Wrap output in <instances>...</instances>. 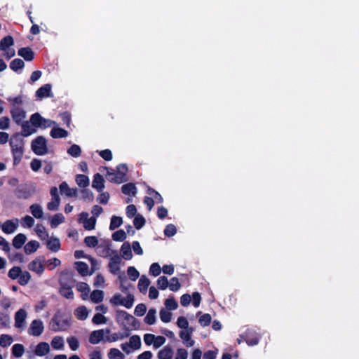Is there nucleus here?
Returning a JSON list of instances; mask_svg holds the SVG:
<instances>
[{
    "label": "nucleus",
    "instance_id": "4c0bfd02",
    "mask_svg": "<svg viewBox=\"0 0 359 359\" xmlns=\"http://www.w3.org/2000/svg\"><path fill=\"white\" fill-rule=\"evenodd\" d=\"M27 238L26 236L23 233H18L16 235L13 240V245L17 248L20 249L26 242Z\"/></svg>",
    "mask_w": 359,
    "mask_h": 359
},
{
    "label": "nucleus",
    "instance_id": "ea45409f",
    "mask_svg": "<svg viewBox=\"0 0 359 359\" xmlns=\"http://www.w3.org/2000/svg\"><path fill=\"white\" fill-rule=\"evenodd\" d=\"M39 248V243L36 241H31L28 242L24 248L26 254H32L36 252Z\"/></svg>",
    "mask_w": 359,
    "mask_h": 359
},
{
    "label": "nucleus",
    "instance_id": "c03bdc74",
    "mask_svg": "<svg viewBox=\"0 0 359 359\" xmlns=\"http://www.w3.org/2000/svg\"><path fill=\"white\" fill-rule=\"evenodd\" d=\"M14 43L13 39L11 36L4 37L0 41V50H6L11 48Z\"/></svg>",
    "mask_w": 359,
    "mask_h": 359
},
{
    "label": "nucleus",
    "instance_id": "3c124183",
    "mask_svg": "<svg viewBox=\"0 0 359 359\" xmlns=\"http://www.w3.org/2000/svg\"><path fill=\"white\" fill-rule=\"evenodd\" d=\"M22 273V271L20 266H13L9 270L8 276L12 280H16Z\"/></svg>",
    "mask_w": 359,
    "mask_h": 359
},
{
    "label": "nucleus",
    "instance_id": "f8f14e48",
    "mask_svg": "<svg viewBox=\"0 0 359 359\" xmlns=\"http://www.w3.org/2000/svg\"><path fill=\"white\" fill-rule=\"evenodd\" d=\"M111 333L109 329H100L93 331L89 337V342L91 344H97L101 341L104 342V339L106 334H109Z\"/></svg>",
    "mask_w": 359,
    "mask_h": 359
},
{
    "label": "nucleus",
    "instance_id": "58836bf2",
    "mask_svg": "<svg viewBox=\"0 0 359 359\" xmlns=\"http://www.w3.org/2000/svg\"><path fill=\"white\" fill-rule=\"evenodd\" d=\"M99 255L102 257H109L111 256V252H116V250H112L108 243L104 245H100L99 246Z\"/></svg>",
    "mask_w": 359,
    "mask_h": 359
},
{
    "label": "nucleus",
    "instance_id": "ddd939ff",
    "mask_svg": "<svg viewBox=\"0 0 359 359\" xmlns=\"http://www.w3.org/2000/svg\"><path fill=\"white\" fill-rule=\"evenodd\" d=\"M44 331V324L40 319L33 320L28 328L27 332L30 336L39 337Z\"/></svg>",
    "mask_w": 359,
    "mask_h": 359
},
{
    "label": "nucleus",
    "instance_id": "bb28decb",
    "mask_svg": "<svg viewBox=\"0 0 359 359\" xmlns=\"http://www.w3.org/2000/svg\"><path fill=\"white\" fill-rule=\"evenodd\" d=\"M128 336H129L128 333H125V334L124 333H122V334L112 333V334H106L105 339H104V342H109V343L115 342L118 340L123 339L128 337Z\"/></svg>",
    "mask_w": 359,
    "mask_h": 359
},
{
    "label": "nucleus",
    "instance_id": "6e6d98bb",
    "mask_svg": "<svg viewBox=\"0 0 359 359\" xmlns=\"http://www.w3.org/2000/svg\"><path fill=\"white\" fill-rule=\"evenodd\" d=\"M165 309L172 311L175 310L178 307V304L172 297H170L165 301Z\"/></svg>",
    "mask_w": 359,
    "mask_h": 359
},
{
    "label": "nucleus",
    "instance_id": "473e14b6",
    "mask_svg": "<svg viewBox=\"0 0 359 359\" xmlns=\"http://www.w3.org/2000/svg\"><path fill=\"white\" fill-rule=\"evenodd\" d=\"M47 247L52 252H56L60 249V242L57 238L51 237L47 241Z\"/></svg>",
    "mask_w": 359,
    "mask_h": 359
},
{
    "label": "nucleus",
    "instance_id": "37998d69",
    "mask_svg": "<svg viewBox=\"0 0 359 359\" xmlns=\"http://www.w3.org/2000/svg\"><path fill=\"white\" fill-rule=\"evenodd\" d=\"M75 268L77 271L83 276L88 274V266L86 263L83 262H76L75 263Z\"/></svg>",
    "mask_w": 359,
    "mask_h": 359
},
{
    "label": "nucleus",
    "instance_id": "6e6552de",
    "mask_svg": "<svg viewBox=\"0 0 359 359\" xmlns=\"http://www.w3.org/2000/svg\"><path fill=\"white\" fill-rule=\"evenodd\" d=\"M116 318L118 321H122L125 326L135 328L138 323L135 317L123 310L116 311Z\"/></svg>",
    "mask_w": 359,
    "mask_h": 359
},
{
    "label": "nucleus",
    "instance_id": "6ab92c4d",
    "mask_svg": "<svg viewBox=\"0 0 359 359\" xmlns=\"http://www.w3.org/2000/svg\"><path fill=\"white\" fill-rule=\"evenodd\" d=\"M22 126V131L20 135H22V137H28L36 132V128L34 125H32L29 121H22L20 124Z\"/></svg>",
    "mask_w": 359,
    "mask_h": 359
},
{
    "label": "nucleus",
    "instance_id": "338daca9",
    "mask_svg": "<svg viewBox=\"0 0 359 359\" xmlns=\"http://www.w3.org/2000/svg\"><path fill=\"white\" fill-rule=\"evenodd\" d=\"M177 325L179 328L182 330H185L187 329H189V322L187 319L184 316H180L177 320Z\"/></svg>",
    "mask_w": 359,
    "mask_h": 359
},
{
    "label": "nucleus",
    "instance_id": "f3484780",
    "mask_svg": "<svg viewBox=\"0 0 359 359\" xmlns=\"http://www.w3.org/2000/svg\"><path fill=\"white\" fill-rule=\"evenodd\" d=\"M19 225L18 219H13L6 220L1 226V229L4 233L6 234H11L14 233L18 229Z\"/></svg>",
    "mask_w": 359,
    "mask_h": 359
},
{
    "label": "nucleus",
    "instance_id": "39448f33",
    "mask_svg": "<svg viewBox=\"0 0 359 359\" xmlns=\"http://www.w3.org/2000/svg\"><path fill=\"white\" fill-rule=\"evenodd\" d=\"M31 149L38 156H44L49 153L46 139L43 136H38L32 141Z\"/></svg>",
    "mask_w": 359,
    "mask_h": 359
},
{
    "label": "nucleus",
    "instance_id": "2eb2a0df",
    "mask_svg": "<svg viewBox=\"0 0 359 359\" xmlns=\"http://www.w3.org/2000/svg\"><path fill=\"white\" fill-rule=\"evenodd\" d=\"M14 193L19 199H27L34 194V189L27 186H20L15 190Z\"/></svg>",
    "mask_w": 359,
    "mask_h": 359
},
{
    "label": "nucleus",
    "instance_id": "423d86ee",
    "mask_svg": "<svg viewBox=\"0 0 359 359\" xmlns=\"http://www.w3.org/2000/svg\"><path fill=\"white\" fill-rule=\"evenodd\" d=\"M141 339L139 335H133L130 337L129 341L121 344V348L126 354H130L141 348Z\"/></svg>",
    "mask_w": 359,
    "mask_h": 359
},
{
    "label": "nucleus",
    "instance_id": "79ce46f5",
    "mask_svg": "<svg viewBox=\"0 0 359 359\" xmlns=\"http://www.w3.org/2000/svg\"><path fill=\"white\" fill-rule=\"evenodd\" d=\"M24 67H25V62L21 59H18V58L14 59L10 63V68L15 72H18L19 70L22 69L24 68Z\"/></svg>",
    "mask_w": 359,
    "mask_h": 359
},
{
    "label": "nucleus",
    "instance_id": "f704fd0d",
    "mask_svg": "<svg viewBox=\"0 0 359 359\" xmlns=\"http://www.w3.org/2000/svg\"><path fill=\"white\" fill-rule=\"evenodd\" d=\"M90 301L94 304H99L104 299V292L102 290H93L90 294Z\"/></svg>",
    "mask_w": 359,
    "mask_h": 359
},
{
    "label": "nucleus",
    "instance_id": "5fc2aeb1",
    "mask_svg": "<svg viewBox=\"0 0 359 359\" xmlns=\"http://www.w3.org/2000/svg\"><path fill=\"white\" fill-rule=\"evenodd\" d=\"M107 318L102 313H97L92 319V322L95 325H104L107 323Z\"/></svg>",
    "mask_w": 359,
    "mask_h": 359
},
{
    "label": "nucleus",
    "instance_id": "0eeeda50",
    "mask_svg": "<svg viewBox=\"0 0 359 359\" xmlns=\"http://www.w3.org/2000/svg\"><path fill=\"white\" fill-rule=\"evenodd\" d=\"M30 122L36 128L41 129H46L56 125V122L42 117L39 113H35L31 116Z\"/></svg>",
    "mask_w": 359,
    "mask_h": 359
},
{
    "label": "nucleus",
    "instance_id": "0e129e2a",
    "mask_svg": "<svg viewBox=\"0 0 359 359\" xmlns=\"http://www.w3.org/2000/svg\"><path fill=\"white\" fill-rule=\"evenodd\" d=\"M168 287L170 290L172 292H177L180 289V283H179V280L176 277H173L170 279V283L168 282Z\"/></svg>",
    "mask_w": 359,
    "mask_h": 359
},
{
    "label": "nucleus",
    "instance_id": "9d476101",
    "mask_svg": "<svg viewBox=\"0 0 359 359\" xmlns=\"http://www.w3.org/2000/svg\"><path fill=\"white\" fill-rule=\"evenodd\" d=\"M111 256L109 257L108 268L109 271L113 274H117L120 271V266L122 263V258L117 252H111Z\"/></svg>",
    "mask_w": 359,
    "mask_h": 359
},
{
    "label": "nucleus",
    "instance_id": "a19ab883",
    "mask_svg": "<svg viewBox=\"0 0 359 359\" xmlns=\"http://www.w3.org/2000/svg\"><path fill=\"white\" fill-rule=\"evenodd\" d=\"M11 352L15 358H20L25 353V347L21 344H15L13 346Z\"/></svg>",
    "mask_w": 359,
    "mask_h": 359
},
{
    "label": "nucleus",
    "instance_id": "2f4dec72",
    "mask_svg": "<svg viewBox=\"0 0 359 359\" xmlns=\"http://www.w3.org/2000/svg\"><path fill=\"white\" fill-rule=\"evenodd\" d=\"M29 210L31 214L36 219H41L43 215V211L42 207L37 204L34 203L30 205Z\"/></svg>",
    "mask_w": 359,
    "mask_h": 359
},
{
    "label": "nucleus",
    "instance_id": "de8ad7c7",
    "mask_svg": "<svg viewBox=\"0 0 359 359\" xmlns=\"http://www.w3.org/2000/svg\"><path fill=\"white\" fill-rule=\"evenodd\" d=\"M173 355L172 350L169 347H165L158 352L159 359H172Z\"/></svg>",
    "mask_w": 359,
    "mask_h": 359
},
{
    "label": "nucleus",
    "instance_id": "72a5a7b5",
    "mask_svg": "<svg viewBox=\"0 0 359 359\" xmlns=\"http://www.w3.org/2000/svg\"><path fill=\"white\" fill-rule=\"evenodd\" d=\"M51 346L55 350H63L65 348V341L62 337L55 336L50 342Z\"/></svg>",
    "mask_w": 359,
    "mask_h": 359
},
{
    "label": "nucleus",
    "instance_id": "4be33fe9",
    "mask_svg": "<svg viewBox=\"0 0 359 359\" xmlns=\"http://www.w3.org/2000/svg\"><path fill=\"white\" fill-rule=\"evenodd\" d=\"M50 346L47 342L39 343L34 350V354L37 356H44L50 352Z\"/></svg>",
    "mask_w": 359,
    "mask_h": 359
},
{
    "label": "nucleus",
    "instance_id": "9b49d317",
    "mask_svg": "<svg viewBox=\"0 0 359 359\" xmlns=\"http://www.w3.org/2000/svg\"><path fill=\"white\" fill-rule=\"evenodd\" d=\"M28 269L38 275H41L45 270V258L43 257H36L28 264Z\"/></svg>",
    "mask_w": 359,
    "mask_h": 359
},
{
    "label": "nucleus",
    "instance_id": "aec40b11",
    "mask_svg": "<svg viewBox=\"0 0 359 359\" xmlns=\"http://www.w3.org/2000/svg\"><path fill=\"white\" fill-rule=\"evenodd\" d=\"M36 97L39 100L44 97H53V94L51 93V85L48 83L40 87L36 92Z\"/></svg>",
    "mask_w": 359,
    "mask_h": 359
},
{
    "label": "nucleus",
    "instance_id": "dca6fc26",
    "mask_svg": "<svg viewBox=\"0 0 359 359\" xmlns=\"http://www.w3.org/2000/svg\"><path fill=\"white\" fill-rule=\"evenodd\" d=\"M11 114L13 121L20 125L26 118V111L22 107H11Z\"/></svg>",
    "mask_w": 359,
    "mask_h": 359
},
{
    "label": "nucleus",
    "instance_id": "5701e85b",
    "mask_svg": "<svg viewBox=\"0 0 359 359\" xmlns=\"http://www.w3.org/2000/svg\"><path fill=\"white\" fill-rule=\"evenodd\" d=\"M59 188L60 193L65 194L67 197H76L77 196V189L70 188L65 182H62Z\"/></svg>",
    "mask_w": 359,
    "mask_h": 359
},
{
    "label": "nucleus",
    "instance_id": "20e7f679",
    "mask_svg": "<svg viewBox=\"0 0 359 359\" xmlns=\"http://www.w3.org/2000/svg\"><path fill=\"white\" fill-rule=\"evenodd\" d=\"M135 302V297L132 294H128L123 297L120 293L114 294L109 299V303L114 306H123L126 309L133 307Z\"/></svg>",
    "mask_w": 359,
    "mask_h": 359
},
{
    "label": "nucleus",
    "instance_id": "412c9836",
    "mask_svg": "<svg viewBox=\"0 0 359 359\" xmlns=\"http://www.w3.org/2000/svg\"><path fill=\"white\" fill-rule=\"evenodd\" d=\"M52 127L53 128L50 132V135L53 138H63L67 137L68 136V132L66 130L60 128L57 123L56 125L53 126Z\"/></svg>",
    "mask_w": 359,
    "mask_h": 359
},
{
    "label": "nucleus",
    "instance_id": "49530a36",
    "mask_svg": "<svg viewBox=\"0 0 359 359\" xmlns=\"http://www.w3.org/2000/svg\"><path fill=\"white\" fill-rule=\"evenodd\" d=\"M108 358L109 359H124V354L118 348H112L108 353Z\"/></svg>",
    "mask_w": 359,
    "mask_h": 359
},
{
    "label": "nucleus",
    "instance_id": "1a4fd4ad",
    "mask_svg": "<svg viewBox=\"0 0 359 359\" xmlns=\"http://www.w3.org/2000/svg\"><path fill=\"white\" fill-rule=\"evenodd\" d=\"M78 221L86 230L91 231L95 228L97 219L95 217H89V214L82 212L79 214Z\"/></svg>",
    "mask_w": 359,
    "mask_h": 359
},
{
    "label": "nucleus",
    "instance_id": "774afa93",
    "mask_svg": "<svg viewBox=\"0 0 359 359\" xmlns=\"http://www.w3.org/2000/svg\"><path fill=\"white\" fill-rule=\"evenodd\" d=\"M127 273L130 279L133 281L136 280L140 276L137 270L133 266H130L128 268Z\"/></svg>",
    "mask_w": 359,
    "mask_h": 359
},
{
    "label": "nucleus",
    "instance_id": "e2e57ef3",
    "mask_svg": "<svg viewBox=\"0 0 359 359\" xmlns=\"http://www.w3.org/2000/svg\"><path fill=\"white\" fill-rule=\"evenodd\" d=\"M67 153L73 157H79L81 155V147L77 144H73L67 149Z\"/></svg>",
    "mask_w": 359,
    "mask_h": 359
},
{
    "label": "nucleus",
    "instance_id": "b1692460",
    "mask_svg": "<svg viewBox=\"0 0 359 359\" xmlns=\"http://www.w3.org/2000/svg\"><path fill=\"white\" fill-rule=\"evenodd\" d=\"M121 257L126 260H130L133 258V253L131 250L130 244L128 242H125L122 244L120 250Z\"/></svg>",
    "mask_w": 359,
    "mask_h": 359
},
{
    "label": "nucleus",
    "instance_id": "13d9d810",
    "mask_svg": "<svg viewBox=\"0 0 359 359\" xmlns=\"http://www.w3.org/2000/svg\"><path fill=\"white\" fill-rule=\"evenodd\" d=\"M34 219L29 215H26L21 219V225L24 228H32L34 224Z\"/></svg>",
    "mask_w": 359,
    "mask_h": 359
},
{
    "label": "nucleus",
    "instance_id": "f03ea898",
    "mask_svg": "<svg viewBox=\"0 0 359 359\" xmlns=\"http://www.w3.org/2000/svg\"><path fill=\"white\" fill-rule=\"evenodd\" d=\"M107 169V178L109 181L121 184L126 181V175L128 168L125 164H121L117 166V170H114L111 168Z\"/></svg>",
    "mask_w": 359,
    "mask_h": 359
},
{
    "label": "nucleus",
    "instance_id": "4d7b16f0",
    "mask_svg": "<svg viewBox=\"0 0 359 359\" xmlns=\"http://www.w3.org/2000/svg\"><path fill=\"white\" fill-rule=\"evenodd\" d=\"M45 263L48 270L51 271L60 266L61 264V261L59 259L54 257L46 261L45 260Z\"/></svg>",
    "mask_w": 359,
    "mask_h": 359
},
{
    "label": "nucleus",
    "instance_id": "c756f323",
    "mask_svg": "<svg viewBox=\"0 0 359 359\" xmlns=\"http://www.w3.org/2000/svg\"><path fill=\"white\" fill-rule=\"evenodd\" d=\"M149 285V279L145 276H142L139 280L137 287L141 293L145 294L147 292V289Z\"/></svg>",
    "mask_w": 359,
    "mask_h": 359
},
{
    "label": "nucleus",
    "instance_id": "a18cd8bd",
    "mask_svg": "<svg viewBox=\"0 0 359 359\" xmlns=\"http://www.w3.org/2000/svg\"><path fill=\"white\" fill-rule=\"evenodd\" d=\"M76 182L79 187L85 188L89 185V178L85 175H76Z\"/></svg>",
    "mask_w": 359,
    "mask_h": 359
},
{
    "label": "nucleus",
    "instance_id": "f257e3e1",
    "mask_svg": "<svg viewBox=\"0 0 359 359\" xmlns=\"http://www.w3.org/2000/svg\"><path fill=\"white\" fill-rule=\"evenodd\" d=\"M9 144L13 156V163L17 165L21 161L24 154L25 141L22 135L19 133L13 134L9 140Z\"/></svg>",
    "mask_w": 359,
    "mask_h": 359
},
{
    "label": "nucleus",
    "instance_id": "393cba45",
    "mask_svg": "<svg viewBox=\"0 0 359 359\" xmlns=\"http://www.w3.org/2000/svg\"><path fill=\"white\" fill-rule=\"evenodd\" d=\"M92 187L99 192L102 191V190L104 188V180L103 177L100 174L96 173L94 175Z\"/></svg>",
    "mask_w": 359,
    "mask_h": 359
},
{
    "label": "nucleus",
    "instance_id": "cd10ccee",
    "mask_svg": "<svg viewBox=\"0 0 359 359\" xmlns=\"http://www.w3.org/2000/svg\"><path fill=\"white\" fill-rule=\"evenodd\" d=\"M74 316L80 320H86L89 314V311L85 306H80L74 310Z\"/></svg>",
    "mask_w": 359,
    "mask_h": 359
},
{
    "label": "nucleus",
    "instance_id": "69168bd1",
    "mask_svg": "<svg viewBox=\"0 0 359 359\" xmlns=\"http://www.w3.org/2000/svg\"><path fill=\"white\" fill-rule=\"evenodd\" d=\"M67 342L72 351H76L79 348V342L75 337H70L67 339Z\"/></svg>",
    "mask_w": 359,
    "mask_h": 359
},
{
    "label": "nucleus",
    "instance_id": "a211bd4d",
    "mask_svg": "<svg viewBox=\"0 0 359 359\" xmlns=\"http://www.w3.org/2000/svg\"><path fill=\"white\" fill-rule=\"evenodd\" d=\"M27 317L26 311L23 309H19L15 314V326L17 328H22L25 325V320Z\"/></svg>",
    "mask_w": 359,
    "mask_h": 359
},
{
    "label": "nucleus",
    "instance_id": "7c9ffc66",
    "mask_svg": "<svg viewBox=\"0 0 359 359\" xmlns=\"http://www.w3.org/2000/svg\"><path fill=\"white\" fill-rule=\"evenodd\" d=\"M156 321V310L154 308L150 309L144 318V322L149 325H151L155 324Z\"/></svg>",
    "mask_w": 359,
    "mask_h": 359
},
{
    "label": "nucleus",
    "instance_id": "bf43d9fd",
    "mask_svg": "<svg viewBox=\"0 0 359 359\" xmlns=\"http://www.w3.org/2000/svg\"><path fill=\"white\" fill-rule=\"evenodd\" d=\"M18 279L20 285H26L31 279V275L28 271H22Z\"/></svg>",
    "mask_w": 359,
    "mask_h": 359
},
{
    "label": "nucleus",
    "instance_id": "c9c22d12",
    "mask_svg": "<svg viewBox=\"0 0 359 359\" xmlns=\"http://www.w3.org/2000/svg\"><path fill=\"white\" fill-rule=\"evenodd\" d=\"M18 53L27 61H32L34 59V52L29 48H22L18 50Z\"/></svg>",
    "mask_w": 359,
    "mask_h": 359
},
{
    "label": "nucleus",
    "instance_id": "864d4df0",
    "mask_svg": "<svg viewBox=\"0 0 359 359\" xmlns=\"http://www.w3.org/2000/svg\"><path fill=\"white\" fill-rule=\"evenodd\" d=\"M13 341V337L9 334H1L0 336V346L1 347L9 346Z\"/></svg>",
    "mask_w": 359,
    "mask_h": 359
},
{
    "label": "nucleus",
    "instance_id": "c85d7f7f",
    "mask_svg": "<svg viewBox=\"0 0 359 359\" xmlns=\"http://www.w3.org/2000/svg\"><path fill=\"white\" fill-rule=\"evenodd\" d=\"M65 221V218L62 213H57L54 215L50 219V225L52 229H55L60 224L64 223Z\"/></svg>",
    "mask_w": 359,
    "mask_h": 359
},
{
    "label": "nucleus",
    "instance_id": "052dcab7",
    "mask_svg": "<svg viewBox=\"0 0 359 359\" xmlns=\"http://www.w3.org/2000/svg\"><path fill=\"white\" fill-rule=\"evenodd\" d=\"M60 204V198H51V201L47 203V208L50 211H56Z\"/></svg>",
    "mask_w": 359,
    "mask_h": 359
},
{
    "label": "nucleus",
    "instance_id": "09e8293b",
    "mask_svg": "<svg viewBox=\"0 0 359 359\" xmlns=\"http://www.w3.org/2000/svg\"><path fill=\"white\" fill-rule=\"evenodd\" d=\"M34 230L37 236L41 240H46L48 238V233H47L45 227L42 224H37Z\"/></svg>",
    "mask_w": 359,
    "mask_h": 359
},
{
    "label": "nucleus",
    "instance_id": "e433bc0d",
    "mask_svg": "<svg viewBox=\"0 0 359 359\" xmlns=\"http://www.w3.org/2000/svg\"><path fill=\"white\" fill-rule=\"evenodd\" d=\"M121 191L126 195L134 196L137 193V188L134 184L128 183L122 186Z\"/></svg>",
    "mask_w": 359,
    "mask_h": 359
},
{
    "label": "nucleus",
    "instance_id": "680f3d73",
    "mask_svg": "<svg viewBox=\"0 0 359 359\" xmlns=\"http://www.w3.org/2000/svg\"><path fill=\"white\" fill-rule=\"evenodd\" d=\"M122 223L123 220L121 217L112 216L109 225L110 230H114L115 229L119 227Z\"/></svg>",
    "mask_w": 359,
    "mask_h": 359
},
{
    "label": "nucleus",
    "instance_id": "a878e982",
    "mask_svg": "<svg viewBox=\"0 0 359 359\" xmlns=\"http://www.w3.org/2000/svg\"><path fill=\"white\" fill-rule=\"evenodd\" d=\"M76 289L81 293V297L83 300H87L89 297L90 287L83 282H80L76 284Z\"/></svg>",
    "mask_w": 359,
    "mask_h": 359
},
{
    "label": "nucleus",
    "instance_id": "4468645a",
    "mask_svg": "<svg viewBox=\"0 0 359 359\" xmlns=\"http://www.w3.org/2000/svg\"><path fill=\"white\" fill-rule=\"evenodd\" d=\"M193 332L194 329L190 327L189 329H187L185 330H181L179 333L180 339L187 347H191L195 344L194 340H193L191 337Z\"/></svg>",
    "mask_w": 359,
    "mask_h": 359
},
{
    "label": "nucleus",
    "instance_id": "7ed1b4c3",
    "mask_svg": "<svg viewBox=\"0 0 359 359\" xmlns=\"http://www.w3.org/2000/svg\"><path fill=\"white\" fill-rule=\"evenodd\" d=\"M70 325V319L61 314H55L50 322V328L54 332L66 331Z\"/></svg>",
    "mask_w": 359,
    "mask_h": 359
},
{
    "label": "nucleus",
    "instance_id": "8fccbe9b",
    "mask_svg": "<svg viewBox=\"0 0 359 359\" xmlns=\"http://www.w3.org/2000/svg\"><path fill=\"white\" fill-rule=\"evenodd\" d=\"M159 316L162 322L168 323L170 322L172 314L169 310L163 308L160 310Z\"/></svg>",
    "mask_w": 359,
    "mask_h": 359
},
{
    "label": "nucleus",
    "instance_id": "603ef678",
    "mask_svg": "<svg viewBox=\"0 0 359 359\" xmlns=\"http://www.w3.org/2000/svg\"><path fill=\"white\" fill-rule=\"evenodd\" d=\"M60 293L62 296L67 299H73L74 293L70 287L62 285L60 289Z\"/></svg>",
    "mask_w": 359,
    "mask_h": 359
}]
</instances>
